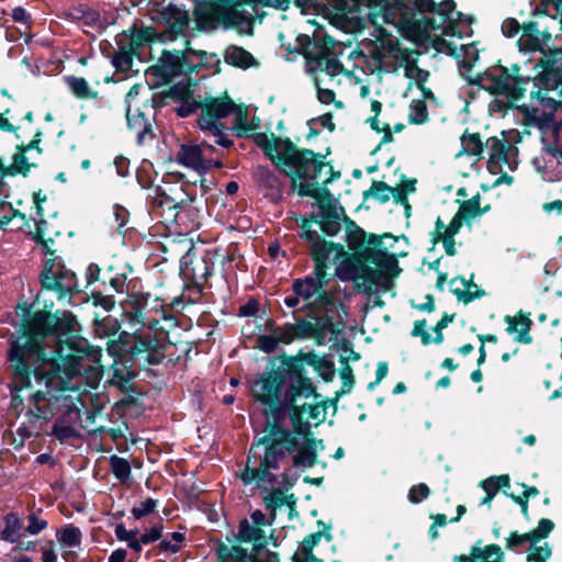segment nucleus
Wrapping results in <instances>:
<instances>
[{
	"mask_svg": "<svg viewBox=\"0 0 562 562\" xmlns=\"http://www.w3.org/2000/svg\"><path fill=\"white\" fill-rule=\"evenodd\" d=\"M77 316L67 310L52 312L42 308L26 325L32 331L33 351L25 349L22 361L16 364L13 378L22 387H32V379L50 386L66 373V364L77 362L90 355L91 345L81 335Z\"/></svg>",
	"mask_w": 562,
	"mask_h": 562,
	"instance_id": "f257e3e1",
	"label": "nucleus"
},
{
	"mask_svg": "<svg viewBox=\"0 0 562 562\" xmlns=\"http://www.w3.org/2000/svg\"><path fill=\"white\" fill-rule=\"evenodd\" d=\"M106 349L114 357L110 385L125 394L120 401L122 406L135 405L133 394L137 393V385L134 381L138 376V369L160 364L165 359V345L150 333L138 335L121 331L117 339L108 341Z\"/></svg>",
	"mask_w": 562,
	"mask_h": 562,
	"instance_id": "f03ea898",
	"label": "nucleus"
},
{
	"mask_svg": "<svg viewBox=\"0 0 562 562\" xmlns=\"http://www.w3.org/2000/svg\"><path fill=\"white\" fill-rule=\"evenodd\" d=\"M263 431L267 434L252 440L238 477L245 485L255 483L261 491H268L269 486L279 483L273 471L280 469L288 453L297 449L299 438L281 423H267Z\"/></svg>",
	"mask_w": 562,
	"mask_h": 562,
	"instance_id": "7ed1b4c3",
	"label": "nucleus"
},
{
	"mask_svg": "<svg viewBox=\"0 0 562 562\" xmlns=\"http://www.w3.org/2000/svg\"><path fill=\"white\" fill-rule=\"evenodd\" d=\"M391 238L397 240L391 233H384L379 236L373 233L367 234L361 227L349 232L346 236L351 252L345 250L344 259L341 260V272L339 279L342 281H359V278L371 274V278H376L380 270H371L370 265L380 266L383 269H398V257H405L406 252L393 254L384 247L383 239Z\"/></svg>",
	"mask_w": 562,
	"mask_h": 562,
	"instance_id": "20e7f679",
	"label": "nucleus"
},
{
	"mask_svg": "<svg viewBox=\"0 0 562 562\" xmlns=\"http://www.w3.org/2000/svg\"><path fill=\"white\" fill-rule=\"evenodd\" d=\"M251 393L256 402L269 408L271 423H281L286 414L290 416L299 400L305 398V394L276 368L273 360H268L265 370L255 379Z\"/></svg>",
	"mask_w": 562,
	"mask_h": 562,
	"instance_id": "39448f33",
	"label": "nucleus"
},
{
	"mask_svg": "<svg viewBox=\"0 0 562 562\" xmlns=\"http://www.w3.org/2000/svg\"><path fill=\"white\" fill-rule=\"evenodd\" d=\"M268 360H273L276 368L305 394V398L313 397L317 401L321 397L316 385L307 375L305 366L313 368L326 383L331 382L336 374L334 361L318 356L313 349L308 351L300 349L295 355L283 351Z\"/></svg>",
	"mask_w": 562,
	"mask_h": 562,
	"instance_id": "423d86ee",
	"label": "nucleus"
},
{
	"mask_svg": "<svg viewBox=\"0 0 562 562\" xmlns=\"http://www.w3.org/2000/svg\"><path fill=\"white\" fill-rule=\"evenodd\" d=\"M283 149L276 157L282 171L291 180V188L299 193L300 184H310L317 180L324 168L329 166L326 161L330 148L325 154L313 149L297 147L289 137H284Z\"/></svg>",
	"mask_w": 562,
	"mask_h": 562,
	"instance_id": "0eeeda50",
	"label": "nucleus"
},
{
	"mask_svg": "<svg viewBox=\"0 0 562 562\" xmlns=\"http://www.w3.org/2000/svg\"><path fill=\"white\" fill-rule=\"evenodd\" d=\"M535 63L528 59L522 66L514 64L510 69L497 64L467 80L469 85L476 86L491 95H504L512 101H518L525 97L527 86L530 85L533 76L524 74L521 70L528 65L532 67Z\"/></svg>",
	"mask_w": 562,
	"mask_h": 562,
	"instance_id": "6e6552de",
	"label": "nucleus"
},
{
	"mask_svg": "<svg viewBox=\"0 0 562 562\" xmlns=\"http://www.w3.org/2000/svg\"><path fill=\"white\" fill-rule=\"evenodd\" d=\"M296 46L288 47L290 54L302 55L307 65L314 64L316 69L335 77L344 71V65L334 55L336 41L333 36L325 34L321 38L311 37L307 34H299L295 38Z\"/></svg>",
	"mask_w": 562,
	"mask_h": 562,
	"instance_id": "1a4fd4ad",
	"label": "nucleus"
},
{
	"mask_svg": "<svg viewBox=\"0 0 562 562\" xmlns=\"http://www.w3.org/2000/svg\"><path fill=\"white\" fill-rule=\"evenodd\" d=\"M532 89L530 90L531 101L536 100L539 105L544 106V99H552L550 92L561 95L562 88V48L549 49L532 66Z\"/></svg>",
	"mask_w": 562,
	"mask_h": 562,
	"instance_id": "9d476101",
	"label": "nucleus"
},
{
	"mask_svg": "<svg viewBox=\"0 0 562 562\" xmlns=\"http://www.w3.org/2000/svg\"><path fill=\"white\" fill-rule=\"evenodd\" d=\"M200 109L201 114L198 119V126L202 131L212 134L215 137L216 145L231 148L234 145V140L225 133L229 127L222 123L221 120L229 116L236 110L234 100L225 92L217 98H205L201 101Z\"/></svg>",
	"mask_w": 562,
	"mask_h": 562,
	"instance_id": "9b49d317",
	"label": "nucleus"
},
{
	"mask_svg": "<svg viewBox=\"0 0 562 562\" xmlns=\"http://www.w3.org/2000/svg\"><path fill=\"white\" fill-rule=\"evenodd\" d=\"M18 314L21 316L19 327L11 333L8 338L7 363L8 369L14 372L16 364L22 361L25 349L33 351V333L26 330V325L33 322V318L41 310H33V303L26 301L19 302L16 305Z\"/></svg>",
	"mask_w": 562,
	"mask_h": 562,
	"instance_id": "f8f14e48",
	"label": "nucleus"
},
{
	"mask_svg": "<svg viewBox=\"0 0 562 562\" xmlns=\"http://www.w3.org/2000/svg\"><path fill=\"white\" fill-rule=\"evenodd\" d=\"M40 283L44 290L56 292L58 300L81 292L76 273L66 268L63 260L57 257L45 261Z\"/></svg>",
	"mask_w": 562,
	"mask_h": 562,
	"instance_id": "ddd939ff",
	"label": "nucleus"
},
{
	"mask_svg": "<svg viewBox=\"0 0 562 562\" xmlns=\"http://www.w3.org/2000/svg\"><path fill=\"white\" fill-rule=\"evenodd\" d=\"M195 68L187 47L172 52L162 49L157 64L150 66L147 74L156 78V85H167L176 77L192 75Z\"/></svg>",
	"mask_w": 562,
	"mask_h": 562,
	"instance_id": "4468645a",
	"label": "nucleus"
},
{
	"mask_svg": "<svg viewBox=\"0 0 562 562\" xmlns=\"http://www.w3.org/2000/svg\"><path fill=\"white\" fill-rule=\"evenodd\" d=\"M247 4H236L234 9L237 13H240L245 16L244 20H237V25L229 26L222 20V16L217 11H209L202 14L194 15V20L196 23V29L202 32H213L217 29L227 30H236L239 34L252 35L254 34V24L256 21L261 23L267 16V12H259L257 8L252 10L254 13H248L245 10Z\"/></svg>",
	"mask_w": 562,
	"mask_h": 562,
	"instance_id": "2eb2a0df",
	"label": "nucleus"
},
{
	"mask_svg": "<svg viewBox=\"0 0 562 562\" xmlns=\"http://www.w3.org/2000/svg\"><path fill=\"white\" fill-rule=\"evenodd\" d=\"M213 270L214 261L210 255L199 257L187 254L180 260V274L191 283L187 289H194L199 296L213 274Z\"/></svg>",
	"mask_w": 562,
	"mask_h": 562,
	"instance_id": "dca6fc26",
	"label": "nucleus"
},
{
	"mask_svg": "<svg viewBox=\"0 0 562 562\" xmlns=\"http://www.w3.org/2000/svg\"><path fill=\"white\" fill-rule=\"evenodd\" d=\"M310 245V254L314 261V274L329 276L327 273L330 268V255H334V261H339V267L337 268V276L341 272V260L345 255V247L340 243H335L331 240H326L323 236L318 237Z\"/></svg>",
	"mask_w": 562,
	"mask_h": 562,
	"instance_id": "f3484780",
	"label": "nucleus"
},
{
	"mask_svg": "<svg viewBox=\"0 0 562 562\" xmlns=\"http://www.w3.org/2000/svg\"><path fill=\"white\" fill-rule=\"evenodd\" d=\"M215 562H280L279 553L267 551L266 558L261 560L255 554H248V550L241 546L228 547L222 540H217L215 544Z\"/></svg>",
	"mask_w": 562,
	"mask_h": 562,
	"instance_id": "a211bd4d",
	"label": "nucleus"
},
{
	"mask_svg": "<svg viewBox=\"0 0 562 562\" xmlns=\"http://www.w3.org/2000/svg\"><path fill=\"white\" fill-rule=\"evenodd\" d=\"M236 4H244L243 0H195L193 16L213 10L221 14L226 25L235 26L237 25V20L245 19L243 14L237 13L234 9Z\"/></svg>",
	"mask_w": 562,
	"mask_h": 562,
	"instance_id": "6ab92c4d",
	"label": "nucleus"
},
{
	"mask_svg": "<svg viewBox=\"0 0 562 562\" xmlns=\"http://www.w3.org/2000/svg\"><path fill=\"white\" fill-rule=\"evenodd\" d=\"M371 270H380V274L376 278H371V274L363 276L359 278V281L355 282V288L357 292H362L368 295H372L375 293L373 286H379L382 293H386L393 285V280L397 278L402 268L398 266V269L386 270L381 268L380 266L371 267Z\"/></svg>",
	"mask_w": 562,
	"mask_h": 562,
	"instance_id": "aec40b11",
	"label": "nucleus"
},
{
	"mask_svg": "<svg viewBox=\"0 0 562 562\" xmlns=\"http://www.w3.org/2000/svg\"><path fill=\"white\" fill-rule=\"evenodd\" d=\"M317 443H321V449H324L323 439L311 437L305 438L303 443L299 441V447L292 456L293 467L305 469L321 464L322 468H326V462L318 460Z\"/></svg>",
	"mask_w": 562,
	"mask_h": 562,
	"instance_id": "412c9836",
	"label": "nucleus"
},
{
	"mask_svg": "<svg viewBox=\"0 0 562 562\" xmlns=\"http://www.w3.org/2000/svg\"><path fill=\"white\" fill-rule=\"evenodd\" d=\"M560 108H562V100H557L553 97L552 99H544L541 114H539V108H530L527 104L518 106V111L524 116V124H543L546 121H553V113Z\"/></svg>",
	"mask_w": 562,
	"mask_h": 562,
	"instance_id": "4be33fe9",
	"label": "nucleus"
},
{
	"mask_svg": "<svg viewBox=\"0 0 562 562\" xmlns=\"http://www.w3.org/2000/svg\"><path fill=\"white\" fill-rule=\"evenodd\" d=\"M329 280V276L308 274L303 278L294 279L292 291L304 301H310L316 292L328 284Z\"/></svg>",
	"mask_w": 562,
	"mask_h": 562,
	"instance_id": "5701e85b",
	"label": "nucleus"
},
{
	"mask_svg": "<svg viewBox=\"0 0 562 562\" xmlns=\"http://www.w3.org/2000/svg\"><path fill=\"white\" fill-rule=\"evenodd\" d=\"M529 313H524L522 311L518 312L516 317H512L510 315H506L504 321L507 323L506 331L508 334H514L518 331L516 341L521 344H531L532 337L530 336V329L532 326V321L529 317Z\"/></svg>",
	"mask_w": 562,
	"mask_h": 562,
	"instance_id": "b1692460",
	"label": "nucleus"
},
{
	"mask_svg": "<svg viewBox=\"0 0 562 562\" xmlns=\"http://www.w3.org/2000/svg\"><path fill=\"white\" fill-rule=\"evenodd\" d=\"M299 195L301 198H313L316 200L318 210H321V205L323 206H336L334 204V195L328 189V186H323L321 179L318 178L314 182L310 184H300L299 186Z\"/></svg>",
	"mask_w": 562,
	"mask_h": 562,
	"instance_id": "393cba45",
	"label": "nucleus"
},
{
	"mask_svg": "<svg viewBox=\"0 0 562 562\" xmlns=\"http://www.w3.org/2000/svg\"><path fill=\"white\" fill-rule=\"evenodd\" d=\"M502 136L503 138H498L497 136L488 137L485 143V146L490 147L488 164L502 162L504 165H509V153L517 150L516 147L506 140V131H502Z\"/></svg>",
	"mask_w": 562,
	"mask_h": 562,
	"instance_id": "a878e982",
	"label": "nucleus"
},
{
	"mask_svg": "<svg viewBox=\"0 0 562 562\" xmlns=\"http://www.w3.org/2000/svg\"><path fill=\"white\" fill-rule=\"evenodd\" d=\"M3 529L0 531V540L14 543L24 536V520L16 513H8L3 517Z\"/></svg>",
	"mask_w": 562,
	"mask_h": 562,
	"instance_id": "bb28decb",
	"label": "nucleus"
},
{
	"mask_svg": "<svg viewBox=\"0 0 562 562\" xmlns=\"http://www.w3.org/2000/svg\"><path fill=\"white\" fill-rule=\"evenodd\" d=\"M456 5L453 0H443L440 3H436L434 0H419L412 9L419 13H437L446 21L451 19Z\"/></svg>",
	"mask_w": 562,
	"mask_h": 562,
	"instance_id": "cd10ccee",
	"label": "nucleus"
},
{
	"mask_svg": "<svg viewBox=\"0 0 562 562\" xmlns=\"http://www.w3.org/2000/svg\"><path fill=\"white\" fill-rule=\"evenodd\" d=\"M224 61L240 69H248L257 65V60L251 53L237 45L227 47L224 53Z\"/></svg>",
	"mask_w": 562,
	"mask_h": 562,
	"instance_id": "c85d7f7f",
	"label": "nucleus"
},
{
	"mask_svg": "<svg viewBox=\"0 0 562 562\" xmlns=\"http://www.w3.org/2000/svg\"><path fill=\"white\" fill-rule=\"evenodd\" d=\"M255 144L262 149L263 154L269 157V159L273 162L274 166H279L278 153L283 149L284 138L276 136L273 133L271 134V138L266 133H256L252 135Z\"/></svg>",
	"mask_w": 562,
	"mask_h": 562,
	"instance_id": "c756f323",
	"label": "nucleus"
},
{
	"mask_svg": "<svg viewBox=\"0 0 562 562\" xmlns=\"http://www.w3.org/2000/svg\"><path fill=\"white\" fill-rule=\"evenodd\" d=\"M190 22L189 11L180 10V14H177L172 19L166 30L159 33V43L173 42L188 29Z\"/></svg>",
	"mask_w": 562,
	"mask_h": 562,
	"instance_id": "7c9ffc66",
	"label": "nucleus"
},
{
	"mask_svg": "<svg viewBox=\"0 0 562 562\" xmlns=\"http://www.w3.org/2000/svg\"><path fill=\"white\" fill-rule=\"evenodd\" d=\"M203 156L204 153L201 146L196 144H182L177 153V161L196 171L202 166Z\"/></svg>",
	"mask_w": 562,
	"mask_h": 562,
	"instance_id": "2f4dec72",
	"label": "nucleus"
},
{
	"mask_svg": "<svg viewBox=\"0 0 562 562\" xmlns=\"http://www.w3.org/2000/svg\"><path fill=\"white\" fill-rule=\"evenodd\" d=\"M66 16L72 22L93 27L100 20V13L87 4H79L68 9Z\"/></svg>",
	"mask_w": 562,
	"mask_h": 562,
	"instance_id": "473e14b6",
	"label": "nucleus"
},
{
	"mask_svg": "<svg viewBox=\"0 0 562 562\" xmlns=\"http://www.w3.org/2000/svg\"><path fill=\"white\" fill-rule=\"evenodd\" d=\"M322 220L319 228L325 236H336L341 229V220L336 206L321 205Z\"/></svg>",
	"mask_w": 562,
	"mask_h": 562,
	"instance_id": "72a5a7b5",
	"label": "nucleus"
},
{
	"mask_svg": "<svg viewBox=\"0 0 562 562\" xmlns=\"http://www.w3.org/2000/svg\"><path fill=\"white\" fill-rule=\"evenodd\" d=\"M187 52H189V57L195 56L200 58L198 64H193V67H196L193 74H198L201 68L212 69L215 67L214 74L221 72V60L216 53H207L202 49H194L191 47V42L186 41Z\"/></svg>",
	"mask_w": 562,
	"mask_h": 562,
	"instance_id": "f704fd0d",
	"label": "nucleus"
},
{
	"mask_svg": "<svg viewBox=\"0 0 562 562\" xmlns=\"http://www.w3.org/2000/svg\"><path fill=\"white\" fill-rule=\"evenodd\" d=\"M71 415H74L76 419L80 418V409L75 404L69 405L66 414L60 419H57L53 426L52 435H54L60 442L79 436L76 428L71 425L60 424L66 416Z\"/></svg>",
	"mask_w": 562,
	"mask_h": 562,
	"instance_id": "c9c22d12",
	"label": "nucleus"
},
{
	"mask_svg": "<svg viewBox=\"0 0 562 562\" xmlns=\"http://www.w3.org/2000/svg\"><path fill=\"white\" fill-rule=\"evenodd\" d=\"M501 554V547L496 543L487 544L484 548L473 546L470 550V555H456L453 562H483L484 559H490L493 555Z\"/></svg>",
	"mask_w": 562,
	"mask_h": 562,
	"instance_id": "e433bc0d",
	"label": "nucleus"
},
{
	"mask_svg": "<svg viewBox=\"0 0 562 562\" xmlns=\"http://www.w3.org/2000/svg\"><path fill=\"white\" fill-rule=\"evenodd\" d=\"M305 414V407L299 406L296 403L295 407L291 409L290 414V422L292 424V430L291 432L294 434V437H303L311 438L314 437L313 432L311 431L310 424L307 420L304 419Z\"/></svg>",
	"mask_w": 562,
	"mask_h": 562,
	"instance_id": "4c0bfd02",
	"label": "nucleus"
},
{
	"mask_svg": "<svg viewBox=\"0 0 562 562\" xmlns=\"http://www.w3.org/2000/svg\"><path fill=\"white\" fill-rule=\"evenodd\" d=\"M119 50L115 52L111 57L112 66L116 71H127L133 66V57L136 54L130 45H124L121 40L116 41Z\"/></svg>",
	"mask_w": 562,
	"mask_h": 562,
	"instance_id": "58836bf2",
	"label": "nucleus"
},
{
	"mask_svg": "<svg viewBox=\"0 0 562 562\" xmlns=\"http://www.w3.org/2000/svg\"><path fill=\"white\" fill-rule=\"evenodd\" d=\"M233 114H235V117L232 130L235 132L236 137H249L254 132V127L248 126V109L246 104H236V110ZM228 131H231V128Z\"/></svg>",
	"mask_w": 562,
	"mask_h": 562,
	"instance_id": "ea45409f",
	"label": "nucleus"
},
{
	"mask_svg": "<svg viewBox=\"0 0 562 562\" xmlns=\"http://www.w3.org/2000/svg\"><path fill=\"white\" fill-rule=\"evenodd\" d=\"M65 81L71 93L81 100L98 99L99 92L89 88L88 81L82 77L66 76Z\"/></svg>",
	"mask_w": 562,
	"mask_h": 562,
	"instance_id": "a19ab883",
	"label": "nucleus"
},
{
	"mask_svg": "<svg viewBox=\"0 0 562 562\" xmlns=\"http://www.w3.org/2000/svg\"><path fill=\"white\" fill-rule=\"evenodd\" d=\"M56 537L63 547L75 548L81 544L82 532L80 528L72 524H67L57 529Z\"/></svg>",
	"mask_w": 562,
	"mask_h": 562,
	"instance_id": "79ce46f5",
	"label": "nucleus"
},
{
	"mask_svg": "<svg viewBox=\"0 0 562 562\" xmlns=\"http://www.w3.org/2000/svg\"><path fill=\"white\" fill-rule=\"evenodd\" d=\"M43 509L31 510L24 517V536H36L48 527V521L42 516Z\"/></svg>",
	"mask_w": 562,
	"mask_h": 562,
	"instance_id": "37998d69",
	"label": "nucleus"
},
{
	"mask_svg": "<svg viewBox=\"0 0 562 562\" xmlns=\"http://www.w3.org/2000/svg\"><path fill=\"white\" fill-rule=\"evenodd\" d=\"M263 538H266V532L263 529L255 527L248 521L247 518H244L239 521L238 532L236 535V540L239 543H249L251 540Z\"/></svg>",
	"mask_w": 562,
	"mask_h": 562,
	"instance_id": "c03bdc74",
	"label": "nucleus"
},
{
	"mask_svg": "<svg viewBox=\"0 0 562 562\" xmlns=\"http://www.w3.org/2000/svg\"><path fill=\"white\" fill-rule=\"evenodd\" d=\"M138 533V529L127 530L123 522L117 524L115 527V536L117 540L126 541L127 547L137 554L142 552L144 544V542L140 541V537L137 538Z\"/></svg>",
	"mask_w": 562,
	"mask_h": 562,
	"instance_id": "a18cd8bd",
	"label": "nucleus"
},
{
	"mask_svg": "<svg viewBox=\"0 0 562 562\" xmlns=\"http://www.w3.org/2000/svg\"><path fill=\"white\" fill-rule=\"evenodd\" d=\"M274 485L276 484H273L272 486H269L268 491H265L268 494L262 499L265 508L270 510V518H272V520H276L277 509H279L283 506V490L276 488ZM258 490L261 493L263 492L259 487H258Z\"/></svg>",
	"mask_w": 562,
	"mask_h": 562,
	"instance_id": "49530a36",
	"label": "nucleus"
},
{
	"mask_svg": "<svg viewBox=\"0 0 562 562\" xmlns=\"http://www.w3.org/2000/svg\"><path fill=\"white\" fill-rule=\"evenodd\" d=\"M191 97L190 90L180 85H175L170 87L166 92L162 94H154L153 95V106L154 108H161L166 105V99H173V100H183Z\"/></svg>",
	"mask_w": 562,
	"mask_h": 562,
	"instance_id": "de8ad7c7",
	"label": "nucleus"
},
{
	"mask_svg": "<svg viewBox=\"0 0 562 562\" xmlns=\"http://www.w3.org/2000/svg\"><path fill=\"white\" fill-rule=\"evenodd\" d=\"M457 213L465 220L467 224H469L470 221L476 216H481L482 211L480 193H476L474 196L467 201L460 202V206Z\"/></svg>",
	"mask_w": 562,
	"mask_h": 562,
	"instance_id": "09e8293b",
	"label": "nucleus"
},
{
	"mask_svg": "<svg viewBox=\"0 0 562 562\" xmlns=\"http://www.w3.org/2000/svg\"><path fill=\"white\" fill-rule=\"evenodd\" d=\"M156 215L164 216V212H170V216H165L164 222L175 223L178 222L179 212L177 211L176 200L166 193L157 202L155 210Z\"/></svg>",
	"mask_w": 562,
	"mask_h": 562,
	"instance_id": "8fccbe9b",
	"label": "nucleus"
},
{
	"mask_svg": "<svg viewBox=\"0 0 562 562\" xmlns=\"http://www.w3.org/2000/svg\"><path fill=\"white\" fill-rule=\"evenodd\" d=\"M461 143L463 151L469 156H481L484 151L485 143L482 142L480 133H464Z\"/></svg>",
	"mask_w": 562,
	"mask_h": 562,
	"instance_id": "3c124183",
	"label": "nucleus"
},
{
	"mask_svg": "<svg viewBox=\"0 0 562 562\" xmlns=\"http://www.w3.org/2000/svg\"><path fill=\"white\" fill-rule=\"evenodd\" d=\"M411 113L408 122L415 125H422L429 121V113L426 101L422 99H413L409 104Z\"/></svg>",
	"mask_w": 562,
	"mask_h": 562,
	"instance_id": "603ef678",
	"label": "nucleus"
},
{
	"mask_svg": "<svg viewBox=\"0 0 562 562\" xmlns=\"http://www.w3.org/2000/svg\"><path fill=\"white\" fill-rule=\"evenodd\" d=\"M393 187L389 186L384 181H373L370 189L363 192V200H368L370 196L378 200L381 204L390 201V194H392Z\"/></svg>",
	"mask_w": 562,
	"mask_h": 562,
	"instance_id": "864d4df0",
	"label": "nucleus"
},
{
	"mask_svg": "<svg viewBox=\"0 0 562 562\" xmlns=\"http://www.w3.org/2000/svg\"><path fill=\"white\" fill-rule=\"evenodd\" d=\"M339 362L341 363L340 369V379H341V389L337 391L338 396H344L345 394H348L351 392L353 385H355V375L352 368L348 363V359L345 358V356L340 355Z\"/></svg>",
	"mask_w": 562,
	"mask_h": 562,
	"instance_id": "5fc2aeb1",
	"label": "nucleus"
},
{
	"mask_svg": "<svg viewBox=\"0 0 562 562\" xmlns=\"http://www.w3.org/2000/svg\"><path fill=\"white\" fill-rule=\"evenodd\" d=\"M110 467L112 474L121 482L125 483L131 477L132 468L130 462L116 454L110 457Z\"/></svg>",
	"mask_w": 562,
	"mask_h": 562,
	"instance_id": "6e6d98bb",
	"label": "nucleus"
},
{
	"mask_svg": "<svg viewBox=\"0 0 562 562\" xmlns=\"http://www.w3.org/2000/svg\"><path fill=\"white\" fill-rule=\"evenodd\" d=\"M159 42V33L153 26L137 27L136 34L133 36V45H130L135 52L145 45Z\"/></svg>",
	"mask_w": 562,
	"mask_h": 562,
	"instance_id": "4d7b16f0",
	"label": "nucleus"
},
{
	"mask_svg": "<svg viewBox=\"0 0 562 562\" xmlns=\"http://www.w3.org/2000/svg\"><path fill=\"white\" fill-rule=\"evenodd\" d=\"M168 539H162L157 548L160 552L178 553L182 548V542L186 541V535L179 531L168 533Z\"/></svg>",
	"mask_w": 562,
	"mask_h": 562,
	"instance_id": "13d9d810",
	"label": "nucleus"
},
{
	"mask_svg": "<svg viewBox=\"0 0 562 562\" xmlns=\"http://www.w3.org/2000/svg\"><path fill=\"white\" fill-rule=\"evenodd\" d=\"M290 328L297 339L317 338V326L310 321L299 319Z\"/></svg>",
	"mask_w": 562,
	"mask_h": 562,
	"instance_id": "bf43d9fd",
	"label": "nucleus"
},
{
	"mask_svg": "<svg viewBox=\"0 0 562 562\" xmlns=\"http://www.w3.org/2000/svg\"><path fill=\"white\" fill-rule=\"evenodd\" d=\"M555 525L549 518H541L538 522L537 528L530 530V536L532 538V544H537L542 539H546L553 531Z\"/></svg>",
	"mask_w": 562,
	"mask_h": 562,
	"instance_id": "052dcab7",
	"label": "nucleus"
},
{
	"mask_svg": "<svg viewBox=\"0 0 562 562\" xmlns=\"http://www.w3.org/2000/svg\"><path fill=\"white\" fill-rule=\"evenodd\" d=\"M315 325L317 326V338H324L328 333L337 335L339 333V328L335 324V319L331 315L318 316L315 319Z\"/></svg>",
	"mask_w": 562,
	"mask_h": 562,
	"instance_id": "680f3d73",
	"label": "nucleus"
},
{
	"mask_svg": "<svg viewBox=\"0 0 562 562\" xmlns=\"http://www.w3.org/2000/svg\"><path fill=\"white\" fill-rule=\"evenodd\" d=\"M517 44L521 50L539 52L543 55L548 53V50H544L539 35L522 34Z\"/></svg>",
	"mask_w": 562,
	"mask_h": 562,
	"instance_id": "e2e57ef3",
	"label": "nucleus"
},
{
	"mask_svg": "<svg viewBox=\"0 0 562 562\" xmlns=\"http://www.w3.org/2000/svg\"><path fill=\"white\" fill-rule=\"evenodd\" d=\"M322 538H324L327 542H330L333 540V535H326L325 532L310 533L300 542L299 551L312 552L313 549L319 544Z\"/></svg>",
	"mask_w": 562,
	"mask_h": 562,
	"instance_id": "0e129e2a",
	"label": "nucleus"
},
{
	"mask_svg": "<svg viewBox=\"0 0 562 562\" xmlns=\"http://www.w3.org/2000/svg\"><path fill=\"white\" fill-rule=\"evenodd\" d=\"M243 3H247L251 10H255L260 5L262 8H273L280 11H286L290 8L291 0H243Z\"/></svg>",
	"mask_w": 562,
	"mask_h": 562,
	"instance_id": "69168bd1",
	"label": "nucleus"
},
{
	"mask_svg": "<svg viewBox=\"0 0 562 562\" xmlns=\"http://www.w3.org/2000/svg\"><path fill=\"white\" fill-rule=\"evenodd\" d=\"M180 10L181 9L177 4L170 2L167 7L158 10L151 19L156 23L168 25L177 14H180Z\"/></svg>",
	"mask_w": 562,
	"mask_h": 562,
	"instance_id": "338daca9",
	"label": "nucleus"
},
{
	"mask_svg": "<svg viewBox=\"0 0 562 562\" xmlns=\"http://www.w3.org/2000/svg\"><path fill=\"white\" fill-rule=\"evenodd\" d=\"M531 550L532 552L527 555L526 562H547L552 555V549L547 542L542 547L531 544Z\"/></svg>",
	"mask_w": 562,
	"mask_h": 562,
	"instance_id": "774afa93",
	"label": "nucleus"
}]
</instances>
